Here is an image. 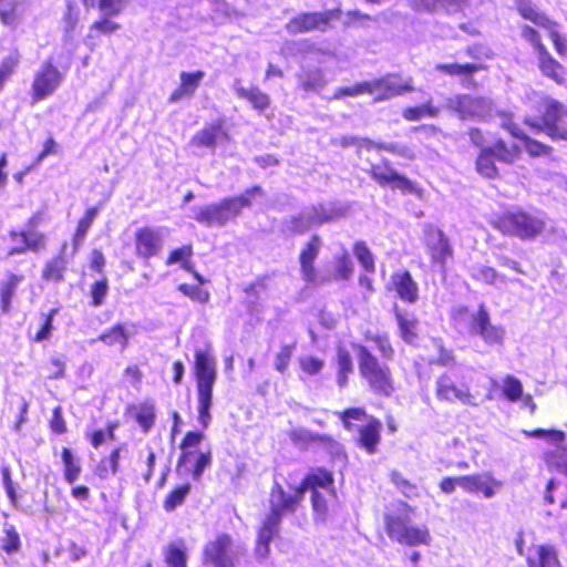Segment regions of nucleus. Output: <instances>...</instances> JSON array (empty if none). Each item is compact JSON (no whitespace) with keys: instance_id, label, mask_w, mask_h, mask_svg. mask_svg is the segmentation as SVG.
I'll return each instance as SVG.
<instances>
[{"instance_id":"23","label":"nucleus","mask_w":567,"mask_h":567,"mask_svg":"<svg viewBox=\"0 0 567 567\" xmlns=\"http://www.w3.org/2000/svg\"><path fill=\"white\" fill-rule=\"evenodd\" d=\"M220 141H230V135L226 128L225 120L223 118L208 123L196 132L190 137L189 145L199 150H215Z\"/></svg>"},{"instance_id":"47","label":"nucleus","mask_w":567,"mask_h":567,"mask_svg":"<svg viewBox=\"0 0 567 567\" xmlns=\"http://www.w3.org/2000/svg\"><path fill=\"white\" fill-rule=\"evenodd\" d=\"M134 419L144 433H148L156 421V409L152 401L141 402L138 405L132 406Z\"/></svg>"},{"instance_id":"9","label":"nucleus","mask_w":567,"mask_h":567,"mask_svg":"<svg viewBox=\"0 0 567 567\" xmlns=\"http://www.w3.org/2000/svg\"><path fill=\"white\" fill-rule=\"evenodd\" d=\"M435 398L439 402L460 403L466 406H477L476 394L456 370L441 373L435 380Z\"/></svg>"},{"instance_id":"39","label":"nucleus","mask_w":567,"mask_h":567,"mask_svg":"<svg viewBox=\"0 0 567 567\" xmlns=\"http://www.w3.org/2000/svg\"><path fill=\"white\" fill-rule=\"evenodd\" d=\"M97 340L103 342L106 347L118 346L123 351L130 344V334L124 323L116 322L99 334Z\"/></svg>"},{"instance_id":"61","label":"nucleus","mask_w":567,"mask_h":567,"mask_svg":"<svg viewBox=\"0 0 567 567\" xmlns=\"http://www.w3.org/2000/svg\"><path fill=\"white\" fill-rule=\"evenodd\" d=\"M353 272L354 265L347 252L336 257V266L333 271L334 280L348 281L352 278Z\"/></svg>"},{"instance_id":"54","label":"nucleus","mask_w":567,"mask_h":567,"mask_svg":"<svg viewBox=\"0 0 567 567\" xmlns=\"http://www.w3.org/2000/svg\"><path fill=\"white\" fill-rule=\"evenodd\" d=\"M291 439L296 443H319L324 446L336 447L339 445L337 440L329 434L312 433L307 430L292 432Z\"/></svg>"},{"instance_id":"8","label":"nucleus","mask_w":567,"mask_h":567,"mask_svg":"<svg viewBox=\"0 0 567 567\" xmlns=\"http://www.w3.org/2000/svg\"><path fill=\"white\" fill-rule=\"evenodd\" d=\"M522 38L532 45L537 55V66L542 75L557 85L566 83L567 70L555 59L545 45L540 33L532 25L520 27Z\"/></svg>"},{"instance_id":"36","label":"nucleus","mask_w":567,"mask_h":567,"mask_svg":"<svg viewBox=\"0 0 567 567\" xmlns=\"http://www.w3.org/2000/svg\"><path fill=\"white\" fill-rule=\"evenodd\" d=\"M334 363L337 367L336 381L339 388L347 386L349 377L353 372V360L350 351L343 344L336 347Z\"/></svg>"},{"instance_id":"16","label":"nucleus","mask_w":567,"mask_h":567,"mask_svg":"<svg viewBox=\"0 0 567 567\" xmlns=\"http://www.w3.org/2000/svg\"><path fill=\"white\" fill-rule=\"evenodd\" d=\"M517 12L523 19L548 32L553 47L559 56L567 54V40L559 32L558 22L551 20L545 12L538 10L529 1L519 2L517 4Z\"/></svg>"},{"instance_id":"10","label":"nucleus","mask_w":567,"mask_h":567,"mask_svg":"<svg viewBox=\"0 0 567 567\" xmlns=\"http://www.w3.org/2000/svg\"><path fill=\"white\" fill-rule=\"evenodd\" d=\"M303 499L305 496L298 484L286 491L280 483L275 482L269 492V513L265 522L279 527L282 517L293 515L302 506Z\"/></svg>"},{"instance_id":"20","label":"nucleus","mask_w":567,"mask_h":567,"mask_svg":"<svg viewBox=\"0 0 567 567\" xmlns=\"http://www.w3.org/2000/svg\"><path fill=\"white\" fill-rule=\"evenodd\" d=\"M369 92L374 102H382L414 91L411 80L402 81L396 73H389L368 81Z\"/></svg>"},{"instance_id":"59","label":"nucleus","mask_w":567,"mask_h":567,"mask_svg":"<svg viewBox=\"0 0 567 567\" xmlns=\"http://www.w3.org/2000/svg\"><path fill=\"white\" fill-rule=\"evenodd\" d=\"M59 308H52L47 313H42V322L35 333L31 337L32 342H42L44 340H48L52 331L54 329L53 327V319L58 315Z\"/></svg>"},{"instance_id":"57","label":"nucleus","mask_w":567,"mask_h":567,"mask_svg":"<svg viewBox=\"0 0 567 567\" xmlns=\"http://www.w3.org/2000/svg\"><path fill=\"white\" fill-rule=\"evenodd\" d=\"M117 427V421H109L105 425V429H97L94 430L92 433L87 434L91 446L93 449H99L105 442L114 441L115 431Z\"/></svg>"},{"instance_id":"37","label":"nucleus","mask_w":567,"mask_h":567,"mask_svg":"<svg viewBox=\"0 0 567 567\" xmlns=\"http://www.w3.org/2000/svg\"><path fill=\"white\" fill-rule=\"evenodd\" d=\"M264 195L265 190L260 185H252L246 188L240 195L229 196L226 197V199L230 206V209L235 218H237L241 214V210L244 208L251 207L254 200L257 197H262Z\"/></svg>"},{"instance_id":"56","label":"nucleus","mask_w":567,"mask_h":567,"mask_svg":"<svg viewBox=\"0 0 567 567\" xmlns=\"http://www.w3.org/2000/svg\"><path fill=\"white\" fill-rule=\"evenodd\" d=\"M326 81L320 69L307 70L299 75V87L305 92H315L324 85Z\"/></svg>"},{"instance_id":"22","label":"nucleus","mask_w":567,"mask_h":567,"mask_svg":"<svg viewBox=\"0 0 567 567\" xmlns=\"http://www.w3.org/2000/svg\"><path fill=\"white\" fill-rule=\"evenodd\" d=\"M193 218L198 224L206 227H223L228 221L236 219L226 197L220 199L218 203H213L199 207L194 213Z\"/></svg>"},{"instance_id":"6","label":"nucleus","mask_w":567,"mask_h":567,"mask_svg":"<svg viewBox=\"0 0 567 567\" xmlns=\"http://www.w3.org/2000/svg\"><path fill=\"white\" fill-rule=\"evenodd\" d=\"M543 106L539 118L526 116L523 123L535 133H545L554 142H567V126L560 123L567 117V106L551 97H544Z\"/></svg>"},{"instance_id":"24","label":"nucleus","mask_w":567,"mask_h":567,"mask_svg":"<svg viewBox=\"0 0 567 567\" xmlns=\"http://www.w3.org/2000/svg\"><path fill=\"white\" fill-rule=\"evenodd\" d=\"M450 106L461 120L485 118L491 112V103L486 99L468 94L456 95L451 101Z\"/></svg>"},{"instance_id":"38","label":"nucleus","mask_w":567,"mask_h":567,"mask_svg":"<svg viewBox=\"0 0 567 567\" xmlns=\"http://www.w3.org/2000/svg\"><path fill=\"white\" fill-rule=\"evenodd\" d=\"M309 494L315 522L324 523L330 515V504L337 497V492L331 494L330 491H321Z\"/></svg>"},{"instance_id":"32","label":"nucleus","mask_w":567,"mask_h":567,"mask_svg":"<svg viewBox=\"0 0 567 567\" xmlns=\"http://www.w3.org/2000/svg\"><path fill=\"white\" fill-rule=\"evenodd\" d=\"M69 272V260L64 248L47 259L41 268V279L47 284L59 285L65 281Z\"/></svg>"},{"instance_id":"62","label":"nucleus","mask_w":567,"mask_h":567,"mask_svg":"<svg viewBox=\"0 0 567 567\" xmlns=\"http://www.w3.org/2000/svg\"><path fill=\"white\" fill-rule=\"evenodd\" d=\"M48 380H60L66 374V359L64 355H52L44 365Z\"/></svg>"},{"instance_id":"13","label":"nucleus","mask_w":567,"mask_h":567,"mask_svg":"<svg viewBox=\"0 0 567 567\" xmlns=\"http://www.w3.org/2000/svg\"><path fill=\"white\" fill-rule=\"evenodd\" d=\"M466 329L468 334L481 338L487 347L492 348L503 347L506 338L505 328L492 321L491 313L483 302L470 315Z\"/></svg>"},{"instance_id":"40","label":"nucleus","mask_w":567,"mask_h":567,"mask_svg":"<svg viewBox=\"0 0 567 567\" xmlns=\"http://www.w3.org/2000/svg\"><path fill=\"white\" fill-rule=\"evenodd\" d=\"M440 113L441 109L432 100H427L422 104L405 106L402 110V117L406 122H419L423 118L437 117Z\"/></svg>"},{"instance_id":"17","label":"nucleus","mask_w":567,"mask_h":567,"mask_svg":"<svg viewBox=\"0 0 567 567\" xmlns=\"http://www.w3.org/2000/svg\"><path fill=\"white\" fill-rule=\"evenodd\" d=\"M342 11L339 8L301 12L292 17L286 24V29L291 34L308 33L312 31H326L333 21L341 18Z\"/></svg>"},{"instance_id":"7","label":"nucleus","mask_w":567,"mask_h":567,"mask_svg":"<svg viewBox=\"0 0 567 567\" xmlns=\"http://www.w3.org/2000/svg\"><path fill=\"white\" fill-rule=\"evenodd\" d=\"M44 220L42 212L33 213L25 226L19 229H11L8 236L13 244L7 251L8 256L23 255L27 252H40L48 247V236L39 230L40 224Z\"/></svg>"},{"instance_id":"30","label":"nucleus","mask_w":567,"mask_h":567,"mask_svg":"<svg viewBox=\"0 0 567 567\" xmlns=\"http://www.w3.org/2000/svg\"><path fill=\"white\" fill-rule=\"evenodd\" d=\"M390 289L405 303L413 305L420 298L419 285L409 270L392 274Z\"/></svg>"},{"instance_id":"18","label":"nucleus","mask_w":567,"mask_h":567,"mask_svg":"<svg viewBox=\"0 0 567 567\" xmlns=\"http://www.w3.org/2000/svg\"><path fill=\"white\" fill-rule=\"evenodd\" d=\"M368 174L380 186H391L403 194L421 195V188L416 183L396 172L388 158H382L380 163L372 164Z\"/></svg>"},{"instance_id":"53","label":"nucleus","mask_w":567,"mask_h":567,"mask_svg":"<svg viewBox=\"0 0 567 567\" xmlns=\"http://www.w3.org/2000/svg\"><path fill=\"white\" fill-rule=\"evenodd\" d=\"M61 460L63 463L64 480L66 483L73 484L81 475L82 466L69 447L62 449Z\"/></svg>"},{"instance_id":"19","label":"nucleus","mask_w":567,"mask_h":567,"mask_svg":"<svg viewBox=\"0 0 567 567\" xmlns=\"http://www.w3.org/2000/svg\"><path fill=\"white\" fill-rule=\"evenodd\" d=\"M424 246L431 264L445 272L447 260L453 257V248L447 236L437 227L427 226L424 231Z\"/></svg>"},{"instance_id":"49","label":"nucleus","mask_w":567,"mask_h":567,"mask_svg":"<svg viewBox=\"0 0 567 567\" xmlns=\"http://www.w3.org/2000/svg\"><path fill=\"white\" fill-rule=\"evenodd\" d=\"M110 291V280L103 275L100 276L89 286L87 297L89 305L93 308L103 306L106 301Z\"/></svg>"},{"instance_id":"43","label":"nucleus","mask_w":567,"mask_h":567,"mask_svg":"<svg viewBox=\"0 0 567 567\" xmlns=\"http://www.w3.org/2000/svg\"><path fill=\"white\" fill-rule=\"evenodd\" d=\"M238 97L246 100L259 113L270 107L271 100L269 95L262 92L258 86L246 89L244 86L236 87Z\"/></svg>"},{"instance_id":"42","label":"nucleus","mask_w":567,"mask_h":567,"mask_svg":"<svg viewBox=\"0 0 567 567\" xmlns=\"http://www.w3.org/2000/svg\"><path fill=\"white\" fill-rule=\"evenodd\" d=\"M99 213L100 206L89 207L79 218L72 235V245L74 248L82 245Z\"/></svg>"},{"instance_id":"58","label":"nucleus","mask_w":567,"mask_h":567,"mask_svg":"<svg viewBox=\"0 0 567 567\" xmlns=\"http://www.w3.org/2000/svg\"><path fill=\"white\" fill-rule=\"evenodd\" d=\"M390 481L406 498H414L419 496V488L416 484L408 480L401 472L392 471L390 473Z\"/></svg>"},{"instance_id":"63","label":"nucleus","mask_w":567,"mask_h":567,"mask_svg":"<svg viewBox=\"0 0 567 567\" xmlns=\"http://www.w3.org/2000/svg\"><path fill=\"white\" fill-rule=\"evenodd\" d=\"M177 290L189 298L192 301L205 305L210 300L209 290L200 287L199 285L179 284Z\"/></svg>"},{"instance_id":"45","label":"nucleus","mask_w":567,"mask_h":567,"mask_svg":"<svg viewBox=\"0 0 567 567\" xmlns=\"http://www.w3.org/2000/svg\"><path fill=\"white\" fill-rule=\"evenodd\" d=\"M342 427L348 432H354L358 427V422L365 423L369 417L373 415L368 414L363 406H349L337 413Z\"/></svg>"},{"instance_id":"52","label":"nucleus","mask_w":567,"mask_h":567,"mask_svg":"<svg viewBox=\"0 0 567 567\" xmlns=\"http://www.w3.org/2000/svg\"><path fill=\"white\" fill-rule=\"evenodd\" d=\"M122 449L123 446H116L106 457L101 458L95 471L100 478L105 480L118 472Z\"/></svg>"},{"instance_id":"5","label":"nucleus","mask_w":567,"mask_h":567,"mask_svg":"<svg viewBox=\"0 0 567 567\" xmlns=\"http://www.w3.org/2000/svg\"><path fill=\"white\" fill-rule=\"evenodd\" d=\"M520 157L522 147L518 144L496 137L491 145L478 151L475 158V171L483 178L496 179L499 177L497 162L514 165Z\"/></svg>"},{"instance_id":"35","label":"nucleus","mask_w":567,"mask_h":567,"mask_svg":"<svg viewBox=\"0 0 567 567\" xmlns=\"http://www.w3.org/2000/svg\"><path fill=\"white\" fill-rule=\"evenodd\" d=\"M527 567H563L558 551L554 545L540 544L535 547V554L527 557Z\"/></svg>"},{"instance_id":"64","label":"nucleus","mask_w":567,"mask_h":567,"mask_svg":"<svg viewBox=\"0 0 567 567\" xmlns=\"http://www.w3.org/2000/svg\"><path fill=\"white\" fill-rule=\"evenodd\" d=\"M3 533L4 535L0 540L1 549L9 555L18 551L21 548V539L16 527L12 525L7 526Z\"/></svg>"},{"instance_id":"60","label":"nucleus","mask_w":567,"mask_h":567,"mask_svg":"<svg viewBox=\"0 0 567 567\" xmlns=\"http://www.w3.org/2000/svg\"><path fill=\"white\" fill-rule=\"evenodd\" d=\"M353 252L357 260L367 272L373 274L375 271L373 254L364 241H355L353 244Z\"/></svg>"},{"instance_id":"48","label":"nucleus","mask_w":567,"mask_h":567,"mask_svg":"<svg viewBox=\"0 0 567 567\" xmlns=\"http://www.w3.org/2000/svg\"><path fill=\"white\" fill-rule=\"evenodd\" d=\"M190 491L192 485L188 482L176 484L163 499L164 511L171 513L175 511L178 506H182L185 503Z\"/></svg>"},{"instance_id":"44","label":"nucleus","mask_w":567,"mask_h":567,"mask_svg":"<svg viewBox=\"0 0 567 567\" xmlns=\"http://www.w3.org/2000/svg\"><path fill=\"white\" fill-rule=\"evenodd\" d=\"M21 58V52L14 48L0 60V93L3 91L7 82L17 73Z\"/></svg>"},{"instance_id":"14","label":"nucleus","mask_w":567,"mask_h":567,"mask_svg":"<svg viewBox=\"0 0 567 567\" xmlns=\"http://www.w3.org/2000/svg\"><path fill=\"white\" fill-rule=\"evenodd\" d=\"M526 437H545L555 450H548L543 453V461L549 471H555L567 476V447L564 446L566 434L561 430L556 429H534L523 430Z\"/></svg>"},{"instance_id":"28","label":"nucleus","mask_w":567,"mask_h":567,"mask_svg":"<svg viewBox=\"0 0 567 567\" xmlns=\"http://www.w3.org/2000/svg\"><path fill=\"white\" fill-rule=\"evenodd\" d=\"M357 437L354 442L357 446L362 449L367 454H375L381 443L382 422L375 417H369L365 423L357 427Z\"/></svg>"},{"instance_id":"11","label":"nucleus","mask_w":567,"mask_h":567,"mask_svg":"<svg viewBox=\"0 0 567 567\" xmlns=\"http://www.w3.org/2000/svg\"><path fill=\"white\" fill-rule=\"evenodd\" d=\"M464 52L473 60L472 62L439 63L435 65V70L443 75L457 78L462 83H472L473 76L477 72L487 70L484 60L492 58V53L478 43L466 47Z\"/></svg>"},{"instance_id":"21","label":"nucleus","mask_w":567,"mask_h":567,"mask_svg":"<svg viewBox=\"0 0 567 567\" xmlns=\"http://www.w3.org/2000/svg\"><path fill=\"white\" fill-rule=\"evenodd\" d=\"M163 249V237L158 229L151 226L137 228L134 233V252L142 260L156 257Z\"/></svg>"},{"instance_id":"27","label":"nucleus","mask_w":567,"mask_h":567,"mask_svg":"<svg viewBox=\"0 0 567 567\" xmlns=\"http://www.w3.org/2000/svg\"><path fill=\"white\" fill-rule=\"evenodd\" d=\"M298 485L303 495L306 492L321 491H330L334 494V473L329 468L317 466L308 471Z\"/></svg>"},{"instance_id":"26","label":"nucleus","mask_w":567,"mask_h":567,"mask_svg":"<svg viewBox=\"0 0 567 567\" xmlns=\"http://www.w3.org/2000/svg\"><path fill=\"white\" fill-rule=\"evenodd\" d=\"M322 240L319 235H312L299 252L301 277L305 282L313 284L317 280L316 260L320 254Z\"/></svg>"},{"instance_id":"25","label":"nucleus","mask_w":567,"mask_h":567,"mask_svg":"<svg viewBox=\"0 0 567 567\" xmlns=\"http://www.w3.org/2000/svg\"><path fill=\"white\" fill-rule=\"evenodd\" d=\"M392 313L396 323L400 339L409 346H419L421 339L420 321L413 313L403 310L398 303L392 306Z\"/></svg>"},{"instance_id":"46","label":"nucleus","mask_w":567,"mask_h":567,"mask_svg":"<svg viewBox=\"0 0 567 567\" xmlns=\"http://www.w3.org/2000/svg\"><path fill=\"white\" fill-rule=\"evenodd\" d=\"M166 567H187V549L184 540L169 543L163 549Z\"/></svg>"},{"instance_id":"15","label":"nucleus","mask_w":567,"mask_h":567,"mask_svg":"<svg viewBox=\"0 0 567 567\" xmlns=\"http://www.w3.org/2000/svg\"><path fill=\"white\" fill-rule=\"evenodd\" d=\"M238 554L233 537L227 533H220L204 545L202 563L212 567H236Z\"/></svg>"},{"instance_id":"3","label":"nucleus","mask_w":567,"mask_h":567,"mask_svg":"<svg viewBox=\"0 0 567 567\" xmlns=\"http://www.w3.org/2000/svg\"><path fill=\"white\" fill-rule=\"evenodd\" d=\"M489 225L503 236L516 237L520 240H534L546 228V223L539 214L522 207L495 214L491 218Z\"/></svg>"},{"instance_id":"41","label":"nucleus","mask_w":567,"mask_h":567,"mask_svg":"<svg viewBox=\"0 0 567 567\" xmlns=\"http://www.w3.org/2000/svg\"><path fill=\"white\" fill-rule=\"evenodd\" d=\"M364 146L368 150L375 151H384L398 157H401L406 161H414L416 158V151L414 147L405 144H399L395 142L385 143V142H373L371 140L364 141Z\"/></svg>"},{"instance_id":"34","label":"nucleus","mask_w":567,"mask_h":567,"mask_svg":"<svg viewBox=\"0 0 567 567\" xmlns=\"http://www.w3.org/2000/svg\"><path fill=\"white\" fill-rule=\"evenodd\" d=\"M509 130V135L523 143L524 150L527 155L532 158L537 157H551L554 154V148L543 143L536 138H533L519 127L511 126L507 127Z\"/></svg>"},{"instance_id":"12","label":"nucleus","mask_w":567,"mask_h":567,"mask_svg":"<svg viewBox=\"0 0 567 567\" xmlns=\"http://www.w3.org/2000/svg\"><path fill=\"white\" fill-rule=\"evenodd\" d=\"M64 80V72L60 70L53 58L45 59L34 72L31 87V103H39L53 95Z\"/></svg>"},{"instance_id":"2","label":"nucleus","mask_w":567,"mask_h":567,"mask_svg":"<svg viewBox=\"0 0 567 567\" xmlns=\"http://www.w3.org/2000/svg\"><path fill=\"white\" fill-rule=\"evenodd\" d=\"M415 508L404 501L388 507L383 514V526L390 540L404 547L429 546L432 535L424 524H415Z\"/></svg>"},{"instance_id":"29","label":"nucleus","mask_w":567,"mask_h":567,"mask_svg":"<svg viewBox=\"0 0 567 567\" xmlns=\"http://www.w3.org/2000/svg\"><path fill=\"white\" fill-rule=\"evenodd\" d=\"M25 275L22 271L7 270L0 280V311L10 313L14 298L18 296L20 286L24 282Z\"/></svg>"},{"instance_id":"4","label":"nucleus","mask_w":567,"mask_h":567,"mask_svg":"<svg viewBox=\"0 0 567 567\" xmlns=\"http://www.w3.org/2000/svg\"><path fill=\"white\" fill-rule=\"evenodd\" d=\"M353 349L357 351L359 375L369 390L379 396H390L394 392L391 368L380 361L368 347L357 343Z\"/></svg>"},{"instance_id":"33","label":"nucleus","mask_w":567,"mask_h":567,"mask_svg":"<svg viewBox=\"0 0 567 567\" xmlns=\"http://www.w3.org/2000/svg\"><path fill=\"white\" fill-rule=\"evenodd\" d=\"M204 76L205 72L202 70H197L194 72H181L179 85L169 94L168 102L177 103L178 101L185 97L193 96L197 89L199 87Z\"/></svg>"},{"instance_id":"50","label":"nucleus","mask_w":567,"mask_h":567,"mask_svg":"<svg viewBox=\"0 0 567 567\" xmlns=\"http://www.w3.org/2000/svg\"><path fill=\"white\" fill-rule=\"evenodd\" d=\"M279 527L274 526L268 522H262L256 540L255 553L258 557L265 558L270 550V543L278 534Z\"/></svg>"},{"instance_id":"51","label":"nucleus","mask_w":567,"mask_h":567,"mask_svg":"<svg viewBox=\"0 0 567 567\" xmlns=\"http://www.w3.org/2000/svg\"><path fill=\"white\" fill-rule=\"evenodd\" d=\"M193 255H194V248L190 243L183 245L181 247H176L167 254L166 259H165V265L169 267V266L179 264L182 269L192 270Z\"/></svg>"},{"instance_id":"55","label":"nucleus","mask_w":567,"mask_h":567,"mask_svg":"<svg viewBox=\"0 0 567 567\" xmlns=\"http://www.w3.org/2000/svg\"><path fill=\"white\" fill-rule=\"evenodd\" d=\"M364 339L368 341H371L375 344V347L379 350L383 360H385V361L393 360V358L395 355V350L391 342L390 337L386 333L372 334L370 331H367L364 333Z\"/></svg>"},{"instance_id":"31","label":"nucleus","mask_w":567,"mask_h":567,"mask_svg":"<svg viewBox=\"0 0 567 567\" xmlns=\"http://www.w3.org/2000/svg\"><path fill=\"white\" fill-rule=\"evenodd\" d=\"M460 486L468 493L481 492L486 498L495 495L496 489L502 483L495 480L491 474H467L461 475Z\"/></svg>"},{"instance_id":"1","label":"nucleus","mask_w":567,"mask_h":567,"mask_svg":"<svg viewBox=\"0 0 567 567\" xmlns=\"http://www.w3.org/2000/svg\"><path fill=\"white\" fill-rule=\"evenodd\" d=\"M193 374L197 399V420L202 429L206 430L213 420L214 385L218 375L216 359L210 348L195 350ZM204 440V431H187L179 443L181 453L177 458V467H186L196 481L202 477L213 461L210 447L199 449Z\"/></svg>"}]
</instances>
